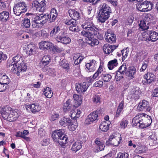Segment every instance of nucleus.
Listing matches in <instances>:
<instances>
[{
  "mask_svg": "<svg viewBox=\"0 0 158 158\" xmlns=\"http://www.w3.org/2000/svg\"><path fill=\"white\" fill-rule=\"evenodd\" d=\"M81 27L86 31L83 30L81 32V34L83 36H88L91 39V36H96L98 39L102 40L103 36L99 33L98 28L96 27L95 24L92 22H85L81 24Z\"/></svg>",
  "mask_w": 158,
  "mask_h": 158,
  "instance_id": "f257e3e1",
  "label": "nucleus"
},
{
  "mask_svg": "<svg viewBox=\"0 0 158 158\" xmlns=\"http://www.w3.org/2000/svg\"><path fill=\"white\" fill-rule=\"evenodd\" d=\"M98 17V21L102 23H104L110 17L111 13L110 7L106 3H101L99 6Z\"/></svg>",
  "mask_w": 158,
  "mask_h": 158,
  "instance_id": "f03ea898",
  "label": "nucleus"
},
{
  "mask_svg": "<svg viewBox=\"0 0 158 158\" xmlns=\"http://www.w3.org/2000/svg\"><path fill=\"white\" fill-rule=\"evenodd\" d=\"M52 137L55 142H57L62 147H64L67 143L68 138L61 130H55L52 134Z\"/></svg>",
  "mask_w": 158,
  "mask_h": 158,
  "instance_id": "7ed1b4c3",
  "label": "nucleus"
},
{
  "mask_svg": "<svg viewBox=\"0 0 158 158\" xmlns=\"http://www.w3.org/2000/svg\"><path fill=\"white\" fill-rule=\"evenodd\" d=\"M13 10L15 14L17 16H19L27 11V7L24 2H20L15 4Z\"/></svg>",
  "mask_w": 158,
  "mask_h": 158,
  "instance_id": "20e7f679",
  "label": "nucleus"
},
{
  "mask_svg": "<svg viewBox=\"0 0 158 158\" xmlns=\"http://www.w3.org/2000/svg\"><path fill=\"white\" fill-rule=\"evenodd\" d=\"M153 7V5L152 2L146 0L140 4H138L136 8L141 12H145L151 10Z\"/></svg>",
  "mask_w": 158,
  "mask_h": 158,
  "instance_id": "39448f33",
  "label": "nucleus"
},
{
  "mask_svg": "<svg viewBox=\"0 0 158 158\" xmlns=\"http://www.w3.org/2000/svg\"><path fill=\"white\" fill-rule=\"evenodd\" d=\"M59 123L60 125L64 127H69V130L71 131H74L77 126L73 124L71 119L65 117L61 118Z\"/></svg>",
  "mask_w": 158,
  "mask_h": 158,
  "instance_id": "423d86ee",
  "label": "nucleus"
},
{
  "mask_svg": "<svg viewBox=\"0 0 158 158\" xmlns=\"http://www.w3.org/2000/svg\"><path fill=\"white\" fill-rule=\"evenodd\" d=\"M127 69V67L125 64H123L119 67L118 71L117 72L115 75V79L116 81H120L126 76Z\"/></svg>",
  "mask_w": 158,
  "mask_h": 158,
  "instance_id": "0eeeda50",
  "label": "nucleus"
},
{
  "mask_svg": "<svg viewBox=\"0 0 158 158\" xmlns=\"http://www.w3.org/2000/svg\"><path fill=\"white\" fill-rule=\"evenodd\" d=\"M122 137L119 133H113L109 137V140L111 141V143L115 146H118L120 143Z\"/></svg>",
  "mask_w": 158,
  "mask_h": 158,
  "instance_id": "6e6552de",
  "label": "nucleus"
},
{
  "mask_svg": "<svg viewBox=\"0 0 158 158\" xmlns=\"http://www.w3.org/2000/svg\"><path fill=\"white\" fill-rule=\"evenodd\" d=\"M105 38L106 41L110 44L115 43L116 40V35L110 30L108 29L105 32Z\"/></svg>",
  "mask_w": 158,
  "mask_h": 158,
  "instance_id": "1a4fd4ad",
  "label": "nucleus"
},
{
  "mask_svg": "<svg viewBox=\"0 0 158 158\" xmlns=\"http://www.w3.org/2000/svg\"><path fill=\"white\" fill-rule=\"evenodd\" d=\"M98 111L96 110L89 114L85 120L84 123L86 125H89L97 120L98 116Z\"/></svg>",
  "mask_w": 158,
  "mask_h": 158,
  "instance_id": "9d476101",
  "label": "nucleus"
},
{
  "mask_svg": "<svg viewBox=\"0 0 158 158\" xmlns=\"http://www.w3.org/2000/svg\"><path fill=\"white\" fill-rule=\"evenodd\" d=\"M150 109L148 102L145 100H143L140 102L137 107V110L139 111H149Z\"/></svg>",
  "mask_w": 158,
  "mask_h": 158,
  "instance_id": "9b49d317",
  "label": "nucleus"
},
{
  "mask_svg": "<svg viewBox=\"0 0 158 158\" xmlns=\"http://www.w3.org/2000/svg\"><path fill=\"white\" fill-rule=\"evenodd\" d=\"M141 91L139 88H135L132 89L129 93L128 97L129 98L136 100L140 97Z\"/></svg>",
  "mask_w": 158,
  "mask_h": 158,
  "instance_id": "f8f14e48",
  "label": "nucleus"
},
{
  "mask_svg": "<svg viewBox=\"0 0 158 158\" xmlns=\"http://www.w3.org/2000/svg\"><path fill=\"white\" fill-rule=\"evenodd\" d=\"M94 142L95 143L94 148V152H99L104 150L105 147L104 145V143L103 142H101L99 139H96Z\"/></svg>",
  "mask_w": 158,
  "mask_h": 158,
  "instance_id": "ddd939ff",
  "label": "nucleus"
},
{
  "mask_svg": "<svg viewBox=\"0 0 158 158\" xmlns=\"http://www.w3.org/2000/svg\"><path fill=\"white\" fill-rule=\"evenodd\" d=\"M149 34V37L146 39V40L148 42L151 41L155 42L158 39V33L155 31H147V34Z\"/></svg>",
  "mask_w": 158,
  "mask_h": 158,
  "instance_id": "4468645a",
  "label": "nucleus"
},
{
  "mask_svg": "<svg viewBox=\"0 0 158 158\" xmlns=\"http://www.w3.org/2000/svg\"><path fill=\"white\" fill-rule=\"evenodd\" d=\"M150 19L148 17H145L142 20L140 21L139 24L140 28L143 30L148 29L149 27V23L150 22L149 20Z\"/></svg>",
  "mask_w": 158,
  "mask_h": 158,
  "instance_id": "2eb2a0df",
  "label": "nucleus"
},
{
  "mask_svg": "<svg viewBox=\"0 0 158 158\" xmlns=\"http://www.w3.org/2000/svg\"><path fill=\"white\" fill-rule=\"evenodd\" d=\"M85 66L88 69L87 71L91 72L94 71L96 69L97 63L95 60H90L89 63H86Z\"/></svg>",
  "mask_w": 158,
  "mask_h": 158,
  "instance_id": "dca6fc26",
  "label": "nucleus"
},
{
  "mask_svg": "<svg viewBox=\"0 0 158 158\" xmlns=\"http://www.w3.org/2000/svg\"><path fill=\"white\" fill-rule=\"evenodd\" d=\"M56 39L58 42L65 44H69L71 41V39L69 37L64 35L58 36L56 37Z\"/></svg>",
  "mask_w": 158,
  "mask_h": 158,
  "instance_id": "f3484780",
  "label": "nucleus"
},
{
  "mask_svg": "<svg viewBox=\"0 0 158 158\" xmlns=\"http://www.w3.org/2000/svg\"><path fill=\"white\" fill-rule=\"evenodd\" d=\"M88 87L86 82H83L82 83L77 84L76 87V91L78 93L85 92Z\"/></svg>",
  "mask_w": 158,
  "mask_h": 158,
  "instance_id": "a211bd4d",
  "label": "nucleus"
},
{
  "mask_svg": "<svg viewBox=\"0 0 158 158\" xmlns=\"http://www.w3.org/2000/svg\"><path fill=\"white\" fill-rule=\"evenodd\" d=\"M13 109L10 107L7 106H4L2 109L1 112L2 118L4 119L8 118V114L11 112Z\"/></svg>",
  "mask_w": 158,
  "mask_h": 158,
  "instance_id": "6ab92c4d",
  "label": "nucleus"
},
{
  "mask_svg": "<svg viewBox=\"0 0 158 158\" xmlns=\"http://www.w3.org/2000/svg\"><path fill=\"white\" fill-rule=\"evenodd\" d=\"M117 47V46H116L115 45H110L108 44H106L104 45L103 49L105 53L106 54H110V53H111Z\"/></svg>",
  "mask_w": 158,
  "mask_h": 158,
  "instance_id": "aec40b11",
  "label": "nucleus"
},
{
  "mask_svg": "<svg viewBox=\"0 0 158 158\" xmlns=\"http://www.w3.org/2000/svg\"><path fill=\"white\" fill-rule=\"evenodd\" d=\"M39 46L40 49L49 50L53 46V44L51 42L43 41L39 43Z\"/></svg>",
  "mask_w": 158,
  "mask_h": 158,
  "instance_id": "412c9836",
  "label": "nucleus"
},
{
  "mask_svg": "<svg viewBox=\"0 0 158 158\" xmlns=\"http://www.w3.org/2000/svg\"><path fill=\"white\" fill-rule=\"evenodd\" d=\"M136 72V69L133 66L130 67L127 72L126 76H127L128 79H131L134 78V76Z\"/></svg>",
  "mask_w": 158,
  "mask_h": 158,
  "instance_id": "4be33fe9",
  "label": "nucleus"
},
{
  "mask_svg": "<svg viewBox=\"0 0 158 158\" xmlns=\"http://www.w3.org/2000/svg\"><path fill=\"white\" fill-rule=\"evenodd\" d=\"M144 78L146 80L148 84H150L155 79L156 77L154 75L151 73H148L145 74L144 76Z\"/></svg>",
  "mask_w": 158,
  "mask_h": 158,
  "instance_id": "5701e85b",
  "label": "nucleus"
},
{
  "mask_svg": "<svg viewBox=\"0 0 158 158\" xmlns=\"http://www.w3.org/2000/svg\"><path fill=\"white\" fill-rule=\"evenodd\" d=\"M143 115H145V114L143 113L139 114L135 117L132 120V123L134 125L136 126L138 123H140L142 122L143 117Z\"/></svg>",
  "mask_w": 158,
  "mask_h": 158,
  "instance_id": "b1692460",
  "label": "nucleus"
},
{
  "mask_svg": "<svg viewBox=\"0 0 158 158\" xmlns=\"http://www.w3.org/2000/svg\"><path fill=\"white\" fill-rule=\"evenodd\" d=\"M136 144L138 146L135 149V152L140 154L146 152L147 150V148L145 146L142 145V144H139V142H137Z\"/></svg>",
  "mask_w": 158,
  "mask_h": 158,
  "instance_id": "393cba45",
  "label": "nucleus"
},
{
  "mask_svg": "<svg viewBox=\"0 0 158 158\" xmlns=\"http://www.w3.org/2000/svg\"><path fill=\"white\" fill-rule=\"evenodd\" d=\"M68 13L70 16L73 19L77 20L79 19L80 17L79 12L74 10H68Z\"/></svg>",
  "mask_w": 158,
  "mask_h": 158,
  "instance_id": "a878e982",
  "label": "nucleus"
},
{
  "mask_svg": "<svg viewBox=\"0 0 158 158\" xmlns=\"http://www.w3.org/2000/svg\"><path fill=\"white\" fill-rule=\"evenodd\" d=\"M69 115L71 118L73 119H76L80 116L81 111L79 110L75 109L71 111Z\"/></svg>",
  "mask_w": 158,
  "mask_h": 158,
  "instance_id": "bb28decb",
  "label": "nucleus"
},
{
  "mask_svg": "<svg viewBox=\"0 0 158 158\" xmlns=\"http://www.w3.org/2000/svg\"><path fill=\"white\" fill-rule=\"evenodd\" d=\"M0 81L3 85H5L7 86V85L9 83L10 80L7 76L5 74H0Z\"/></svg>",
  "mask_w": 158,
  "mask_h": 158,
  "instance_id": "cd10ccee",
  "label": "nucleus"
},
{
  "mask_svg": "<svg viewBox=\"0 0 158 158\" xmlns=\"http://www.w3.org/2000/svg\"><path fill=\"white\" fill-rule=\"evenodd\" d=\"M124 107V102L123 100L120 102L118 107L116 113L115 114L116 117H118L120 115V114L122 113Z\"/></svg>",
  "mask_w": 158,
  "mask_h": 158,
  "instance_id": "c85d7f7f",
  "label": "nucleus"
},
{
  "mask_svg": "<svg viewBox=\"0 0 158 158\" xmlns=\"http://www.w3.org/2000/svg\"><path fill=\"white\" fill-rule=\"evenodd\" d=\"M12 113L14 114L13 115L11 114V113L10 112L8 114V116H7L8 118L6 119L10 122L15 121L19 116L18 113L15 110H13L12 111Z\"/></svg>",
  "mask_w": 158,
  "mask_h": 158,
  "instance_id": "c756f323",
  "label": "nucleus"
},
{
  "mask_svg": "<svg viewBox=\"0 0 158 158\" xmlns=\"http://www.w3.org/2000/svg\"><path fill=\"white\" fill-rule=\"evenodd\" d=\"M57 15V12L56 9L54 8L52 9L50 12V18L48 20L49 22L51 23L54 21L55 20Z\"/></svg>",
  "mask_w": 158,
  "mask_h": 158,
  "instance_id": "7c9ffc66",
  "label": "nucleus"
},
{
  "mask_svg": "<svg viewBox=\"0 0 158 158\" xmlns=\"http://www.w3.org/2000/svg\"><path fill=\"white\" fill-rule=\"evenodd\" d=\"M45 0H38V11L40 12H44L45 9L46 4Z\"/></svg>",
  "mask_w": 158,
  "mask_h": 158,
  "instance_id": "2f4dec72",
  "label": "nucleus"
},
{
  "mask_svg": "<svg viewBox=\"0 0 158 158\" xmlns=\"http://www.w3.org/2000/svg\"><path fill=\"white\" fill-rule=\"evenodd\" d=\"M43 91L44 94L47 98H51L53 95V92L48 87L44 88Z\"/></svg>",
  "mask_w": 158,
  "mask_h": 158,
  "instance_id": "473e14b6",
  "label": "nucleus"
},
{
  "mask_svg": "<svg viewBox=\"0 0 158 158\" xmlns=\"http://www.w3.org/2000/svg\"><path fill=\"white\" fill-rule=\"evenodd\" d=\"M27 69V66L23 62L20 63L17 68V74L18 76L19 75V73L20 72H23Z\"/></svg>",
  "mask_w": 158,
  "mask_h": 158,
  "instance_id": "72a5a7b5",
  "label": "nucleus"
},
{
  "mask_svg": "<svg viewBox=\"0 0 158 158\" xmlns=\"http://www.w3.org/2000/svg\"><path fill=\"white\" fill-rule=\"evenodd\" d=\"M81 148V143L79 142H76L73 143L71 149L72 151H74L75 152L79 150Z\"/></svg>",
  "mask_w": 158,
  "mask_h": 158,
  "instance_id": "f704fd0d",
  "label": "nucleus"
},
{
  "mask_svg": "<svg viewBox=\"0 0 158 158\" xmlns=\"http://www.w3.org/2000/svg\"><path fill=\"white\" fill-rule=\"evenodd\" d=\"M84 36L86 37L88 39V44L92 46L97 45L99 44V41L97 39L93 38V36H91V39H90L88 36Z\"/></svg>",
  "mask_w": 158,
  "mask_h": 158,
  "instance_id": "c9c22d12",
  "label": "nucleus"
},
{
  "mask_svg": "<svg viewBox=\"0 0 158 158\" xmlns=\"http://www.w3.org/2000/svg\"><path fill=\"white\" fill-rule=\"evenodd\" d=\"M109 123H108L104 121L103 122L100 124L99 129L102 131H106L109 129Z\"/></svg>",
  "mask_w": 158,
  "mask_h": 158,
  "instance_id": "e433bc0d",
  "label": "nucleus"
},
{
  "mask_svg": "<svg viewBox=\"0 0 158 158\" xmlns=\"http://www.w3.org/2000/svg\"><path fill=\"white\" fill-rule=\"evenodd\" d=\"M9 17V13L6 11L0 13V19L2 21L6 22Z\"/></svg>",
  "mask_w": 158,
  "mask_h": 158,
  "instance_id": "4c0bfd02",
  "label": "nucleus"
},
{
  "mask_svg": "<svg viewBox=\"0 0 158 158\" xmlns=\"http://www.w3.org/2000/svg\"><path fill=\"white\" fill-rule=\"evenodd\" d=\"M118 64L117 60L116 59H114L108 62V67L109 69L111 70L114 67L117 66Z\"/></svg>",
  "mask_w": 158,
  "mask_h": 158,
  "instance_id": "58836bf2",
  "label": "nucleus"
},
{
  "mask_svg": "<svg viewBox=\"0 0 158 158\" xmlns=\"http://www.w3.org/2000/svg\"><path fill=\"white\" fill-rule=\"evenodd\" d=\"M73 98L74 102L75 105L76 106H78L80 105L81 103V99L79 95L76 94L73 95Z\"/></svg>",
  "mask_w": 158,
  "mask_h": 158,
  "instance_id": "ea45409f",
  "label": "nucleus"
},
{
  "mask_svg": "<svg viewBox=\"0 0 158 158\" xmlns=\"http://www.w3.org/2000/svg\"><path fill=\"white\" fill-rule=\"evenodd\" d=\"M31 112L33 113H35L39 112L40 110V107L39 104L37 103L31 104Z\"/></svg>",
  "mask_w": 158,
  "mask_h": 158,
  "instance_id": "a19ab883",
  "label": "nucleus"
},
{
  "mask_svg": "<svg viewBox=\"0 0 158 158\" xmlns=\"http://www.w3.org/2000/svg\"><path fill=\"white\" fill-rule=\"evenodd\" d=\"M60 65L68 71L70 69V67L68 61L64 60H62L60 63Z\"/></svg>",
  "mask_w": 158,
  "mask_h": 158,
  "instance_id": "79ce46f5",
  "label": "nucleus"
},
{
  "mask_svg": "<svg viewBox=\"0 0 158 158\" xmlns=\"http://www.w3.org/2000/svg\"><path fill=\"white\" fill-rule=\"evenodd\" d=\"M142 119L143 120L144 122L147 124L146 126L148 127L151 125L152 122V119L150 116L145 114V115L143 116Z\"/></svg>",
  "mask_w": 158,
  "mask_h": 158,
  "instance_id": "37998d69",
  "label": "nucleus"
},
{
  "mask_svg": "<svg viewBox=\"0 0 158 158\" xmlns=\"http://www.w3.org/2000/svg\"><path fill=\"white\" fill-rule=\"evenodd\" d=\"M40 21L43 25L47 21L49 18L48 15H46L45 14H41L40 15Z\"/></svg>",
  "mask_w": 158,
  "mask_h": 158,
  "instance_id": "c03bdc74",
  "label": "nucleus"
},
{
  "mask_svg": "<svg viewBox=\"0 0 158 158\" xmlns=\"http://www.w3.org/2000/svg\"><path fill=\"white\" fill-rule=\"evenodd\" d=\"M13 60L14 63L15 64H17L18 65L21 62H23V59L22 57L20 55H17L13 58Z\"/></svg>",
  "mask_w": 158,
  "mask_h": 158,
  "instance_id": "a18cd8bd",
  "label": "nucleus"
},
{
  "mask_svg": "<svg viewBox=\"0 0 158 158\" xmlns=\"http://www.w3.org/2000/svg\"><path fill=\"white\" fill-rule=\"evenodd\" d=\"M50 61V57L49 55L44 56L42 59V64L44 66L48 64Z\"/></svg>",
  "mask_w": 158,
  "mask_h": 158,
  "instance_id": "49530a36",
  "label": "nucleus"
},
{
  "mask_svg": "<svg viewBox=\"0 0 158 158\" xmlns=\"http://www.w3.org/2000/svg\"><path fill=\"white\" fill-rule=\"evenodd\" d=\"M72 107V105L70 104V101L68 100L64 104L63 106V110L65 112L70 111L71 110Z\"/></svg>",
  "mask_w": 158,
  "mask_h": 158,
  "instance_id": "de8ad7c7",
  "label": "nucleus"
},
{
  "mask_svg": "<svg viewBox=\"0 0 158 158\" xmlns=\"http://www.w3.org/2000/svg\"><path fill=\"white\" fill-rule=\"evenodd\" d=\"M7 66L9 68V69L10 70L11 72H12L13 73H15L16 72L17 70V65L16 64H15L14 63V64H12V62L11 63H8Z\"/></svg>",
  "mask_w": 158,
  "mask_h": 158,
  "instance_id": "09e8293b",
  "label": "nucleus"
},
{
  "mask_svg": "<svg viewBox=\"0 0 158 158\" xmlns=\"http://www.w3.org/2000/svg\"><path fill=\"white\" fill-rule=\"evenodd\" d=\"M101 78L105 82L109 81L111 78V76L109 74L106 73H102L101 75Z\"/></svg>",
  "mask_w": 158,
  "mask_h": 158,
  "instance_id": "8fccbe9b",
  "label": "nucleus"
},
{
  "mask_svg": "<svg viewBox=\"0 0 158 158\" xmlns=\"http://www.w3.org/2000/svg\"><path fill=\"white\" fill-rule=\"evenodd\" d=\"M22 21V26L25 28H28L30 27L31 23L29 19L26 18H24Z\"/></svg>",
  "mask_w": 158,
  "mask_h": 158,
  "instance_id": "3c124183",
  "label": "nucleus"
},
{
  "mask_svg": "<svg viewBox=\"0 0 158 158\" xmlns=\"http://www.w3.org/2000/svg\"><path fill=\"white\" fill-rule=\"evenodd\" d=\"M101 77L100 75H99L97 72H96L93 75L92 77H89V79H90L88 81L89 82H92L94 81L95 79L98 80L99 79V78Z\"/></svg>",
  "mask_w": 158,
  "mask_h": 158,
  "instance_id": "603ef678",
  "label": "nucleus"
},
{
  "mask_svg": "<svg viewBox=\"0 0 158 158\" xmlns=\"http://www.w3.org/2000/svg\"><path fill=\"white\" fill-rule=\"evenodd\" d=\"M76 20L73 19H67L64 22V23L65 24L68 25H70L71 24H73V25H76V24H77Z\"/></svg>",
  "mask_w": 158,
  "mask_h": 158,
  "instance_id": "864d4df0",
  "label": "nucleus"
},
{
  "mask_svg": "<svg viewBox=\"0 0 158 158\" xmlns=\"http://www.w3.org/2000/svg\"><path fill=\"white\" fill-rule=\"evenodd\" d=\"M101 99V95L97 94L93 96V100L94 102L97 103L100 102Z\"/></svg>",
  "mask_w": 158,
  "mask_h": 158,
  "instance_id": "5fc2aeb1",
  "label": "nucleus"
},
{
  "mask_svg": "<svg viewBox=\"0 0 158 158\" xmlns=\"http://www.w3.org/2000/svg\"><path fill=\"white\" fill-rule=\"evenodd\" d=\"M128 124V121L125 119H123L120 123V127L124 129L127 126Z\"/></svg>",
  "mask_w": 158,
  "mask_h": 158,
  "instance_id": "6e6d98bb",
  "label": "nucleus"
},
{
  "mask_svg": "<svg viewBox=\"0 0 158 158\" xmlns=\"http://www.w3.org/2000/svg\"><path fill=\"white\" fill-rule=\"evenodd\" d=\"M148 63V61L147 60H145L143 63L142 65L141 68L140 69V72H143L146 69Z\"/></svg>",
  "mask_w": 158,
  "mask_h": 158,
  "instance_id": "4d7b16f0",
  "label": "nucleus"
},
{
  "mask_svg": "<svg viewBox=\"0 0 158 158\" xmlns=\"http://www.w3.org/2000/svg\"><path fill=\"white\" fill-rule=\"evenodd\" d=\"M69 29L70 31L73 32H77L79 31L78 27L77 26V24L70 26L69 27Z\"/></svg>",
  "mask_w": 158,
  "mask_h": 158,
  "instance_id": "13d9d810",
  "label": "nucleus"
},
{
  "mask_svg": "<svg viewBox=\"0 0 158 158\" xmlns=\"http://www.w3.org/2000/svg\"><path fill=\"white\" fill-rule=\"evenodd\" d=\"M32 26L33 27L35 28H38L43 26L41 22H32Z\"/></svg>",
  "mask_w": 158,
  "mask_h": 158,
  "instance_id": "bf43d9fd",
  "label": "nucleus"
},
{
  "mask_svg": "<svg viewBox=\"0 0 158 158\" xmlns=\"http://www.w3.org/2000/svg\"><path fill=\"white\" fill-rule=\"evenodd\" d=\"M128 155L127 153L119 152L117 155V158H127Z\"/></svg>",
  "mask_w": 158,
  "mask_h": 158,
  "instance_id": "052dcab7",
  "label": "nucleus"
},
{
  "mask_svg": "<svg viewBox=\"0 0 158 158\" xmlns=\"http://www.w3.org/2000/svg\"><path fill=\"white\" fill-rule=\"evenodd\" d=\"M121 53L122 55L123 56L122 60L123 61L127 56L128 53L127 52V50L126 49L122 50Z\"/></svg>",
  "mask_w": 158,
  "mask_h": 158,
  "instance_id": "680f3d73",
  "label": "nucleus"
},
{
  "mask_svg": "<svg viewBox=\"0 0 158 158\" xmlns=\"http://www.w3.org/2000/svg\"><path fill=\"white\" fill-rule=\"evenodd\" d=\"M103 84V82L99 80L95 82L94 84V86L95 87H101Z\"/></svg>",
  "mask_w": 158,
  "mask_h": 158,
  "instance_id": "e2e57ef3",
  "label": "nucleus"
},
{
  "mask_svg": "<svg viewBox=\"0 0 158 158\" xmlns=\"http://www.w3.org/2000/svg\"><path fill=\"white\" fill-rule=\"evenodd\" d=\"M6 55L2 52H0V63L2 60H6Z\"/></svg>",
  "mask_w": 158,
  "mask_h": 158,
  "instance_id": "0e129e2a",
  "label": "nucleus"
},
{
  "mask_svg": "<svg viewBox=\"0 0 158 158\" xmlns=\"http://www.w3.org/2000/svg\"><path fill=\"white\" fill-rule=\"evenodd\" d=\"M59 115L57 114H52L50 118V120L51 121H53L57 119L59 117Z\"/></svg>",
  "mask_w": 158,
  "mask_h": 158,
  "instance_id": "69168bd1",
  "label": "nucleus"
},
{
  "mask_svg": "<svg viewBox=\"0 0 158 158\" xmlns=\"http://www.w3.org/2000/svg\"><path fill=\"white\" fill-rule=\"evenodd\" d=\"M38 0H35L32 3V6L33 7H34L35 9H36V10L38 11Z\"/></svg>",
  "mask_w": 158,
  "mask_h": 158,
  "instance_id": "338daca9",
  "label": "nucleus"
},
{
  "mask_svg": "<svg viewBox=\"0 0 158 158\" xmlns=\"http://www.w3.org/2000/svg\"><path fill=\"white\" fill-rule=\"evenodd\" d=\"M6 85H3V84L0 81V92H3L6 90Z\"/></svg>",
  "mask_w": 158,
  "mask_h": 158,
  "instance_id": "774afa93",
  "label": "nucleus"
}]
</instances>
